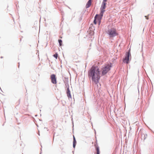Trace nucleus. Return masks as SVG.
Returning a JSON list of instances; mask_svg holds the SVG:
<instances>
[{
    "label": "nucleus",
    "instance_id": "1",
    "mask_svg": "<svg viewBox=\"0 0 154 154\" xmlns=\"http://www.w3.org/2000/svg\"><path fill=\"white\" fill-rule=\"evenodd\" d=\"M101 71L97 66L93 65L89 70L88 73V76L89 78L91 79L92 82L95 84H98L100 78Z\"/></svg>",
    "mask_w": 154,
    "mask_h": 154
},
{
    "label": "nucleus",
    "instance_id": "2",
    "mask_svg": "<svg viewBox=\"0 0 154 154\" xmlns=\"http://www.w3.org/2000/svg\"><path fill=\"white\" fill-rule=\"evenodd\" d=\"M112 67V64L111 63H110V64H105L101 66V75L103 76L106 74L109 71L111 67Z\"/></svg>",
    "mask_w": 154,
    "mask_h": 154
},
{
    "label": "nucleus",
    "instance_id": "3",
    "mask_svg": "<svg viewBox=\"0 0 154 154\" xmlns=\"http://www.w3.org/2000/svg\"><path fill=\"white\" fill-rule=\"evenodd\" d=\"M106 33L110 38H113L118 35V33L117 32L116 29L114 28L108 29L106 32Z\"/></svg>",
    "mask_w": 154,
    "mask_h": 154
},
{
    "label": "nucleus",
    "instance_id": "4",
    "mask_svg": "<svg viewBox=\"0 0 154 154\" xmlns=\"http://www.w3.org/2000/svg\"><path fill=\"white\" fill-rule=\"evenodd\" d=\"M131 55V53H126L125 58L123 57L122 61L124 63L128 64L129 63L130 56Z\"/></svg>",
    "mask_w": 154,
    "mask_h": 154
},
{
    "label": "nucleus",
    "instance_id": "5",
    "mask_svg": "<svg viewBox=\"0 0 154 154\" xmlns=\"http://www.w3.org/2000/svg\"><path fill=\"white\" fill-rule=\"evenodd\" d=\"M50 77L51 82L54 84H56L57 83L56 75L54 74H52L51 75Z\"/></svg>",
    "mask_w": 154,
    "mask_h": 154
},
{
    "label": "nucleus",
    "instance_id": "6",
    "mask_svg": "<svg viewBox=\"0 0 154 154\" xmlns=\"http://www.w3.org/2000/svg\"><path fill=\"white\" fill-rule=\"evenodd\" d=\"M66 94L68 97L69 98H72L70 91L69 87H67L66 90Z\"/></svg>",
    "mask_w": 154,
    "mask_h": 154
},
{
    "label": "nucleus",
    "instance_id": "7",
    "mask_svg": "<svg viewBox=\"0 0 154 154\" xmlns=\"http://www.w3.org/2000/svg\"><path fill=\"white\" fill-rule=\"evenodd\" d=\"M106 3L102 2L100 8V10H105V9L106 8Z\"/></svg>",
    "mask_w": 154,
    "mask_h": 154
},
{
    "label": "nucleus",
    "instance_id": "8",
    "mask_svg": "<svg viewBox=\"0 0 154 154\" xmlns=\"http://www.w3.org/2000/svg\"><path fill=\"white\" fill-rule=\"evenodd\" d=\"M95 147L96 150L97 152V154H100V151L99 147L97 143L95 145Z\"/></svg>",
    "mask_w": 154,
    "mask_h": 154
},
{
    "label": "nucleus",
    "instance_id": "9",
    "mask_svg": "<svg viewBox=\"0 0 154 154\" xmlns=\"http://www.w3.org/2000/svg\"><path fill=\"white\" fill-rule=\"evenodd\" d=\"M91 0H88L87 2L85 7L86 8H88L91 5Z\"/></svg>",
    "mask_w": 154,
    "mask_h": 154
},
{
    "label": "nucleus",
    "instance_id": "10",
    "mask_svg": "<svg viewBox=\"0 0 154 154\" xmlns=\"http://www.w3.org/2000/svg\"><path fill=\"white\" fill-rule=\"evenodd\" d=\"M76 141L74 135L73 136V147L75 148L76 144Z\"/></svg>",
    "mask_w": 154,
    "mask_h": 154
},
{
    "label": "nucleus",
    "instance_id": "11",
    "mask_svg": "<svg viewBox=\"0 0 154 154\" xmlns=\"http://www.w3.org/2000/svg\"><path fill=\"white\" fill-rule=\"evenodd\" d=\"M100 13L99 15L100 17V19H102V17L103 16L104 13L105 12V10H100Z\"/></svg>",
    "mask_w": 154,
    "mask_h": 154
},
{
    "label": "nucleus",
    "instance_id": "12",
    "mask_svg": "<svg viewBox=\"0 0 154 154\" xmlns=\"http://www.w3.org/2000/svg\"><path fill=\"white\" fill-rule=\"evenodd\" d=\"M99 16L98 14H96L94 17V20L93 21V23L95 25H96L97 24V17Z\"/></svg>",
    "mask_w": 154,
    "mask_h": 154
},
{
    "label": "nucleus",
    "instance_id": "13",
    "mask_svg": "<svg viewBox=\"0 0 154 154\" xmlns=\"http://www.w3.org/2000/svg\"><path fill=\"white\" fill-rule=\"evenodd\" d=\"M64 82L65 83L66 87H67V88L68 87L69 88V84L68 83V78H67V81L66 82Z\"/></svg>",
    "mask_w": 154,
    "mask_h": 154
},
{
    "label": "nucleus",
    "instance_id": "14",
    "mask_svg": "<svg viewBox=\"0 0 154 154\" xmlns=\"http://www.w3.org/2000/svg\"><path fill=\"white\" fill-rule=\"evenodd\" d=\"M58 43L59 44V46H61L62 45V41L61 39H59L58 40Z\"/></svg>",
    "mask_w": 154,
    "mask_h": 154
},
{
    "label": "nucleus",
    "instance_id": "15",
    "mask_svg": "<svg viewBox=\"0 0 154 154\" xmlns=\"http://www.w3.org/2000/svg\"><path fill=\"white\" fill-rule=\"evenodd\" d=\"M58 54L57 53H56L53 55V56L56 59H57L58 57Z\"/></svg>",
    "mask_w": 154,
    "mask_h": 154
},
{
    "label": "nucleus",
    "instance_id": "16",
    "mask_svg": "<svg viewBox=\"0 0 154 154\" xmlns=\"http://www.w3.org/2000/svg\"><path fill=\"white\" fill-rule=\"evenodd\" d=\"M84 14V13H83L82 14L80 17L79 19V21H81L82 20V18L83 15Z\"/></svg>",
    "mask_w": 154,
    "mask_h": 154
},
{
    "label": "nucleus",
    "instance_id": "17",
    "mask_svg": "<svg viewBox=\"0 0 154 154\" xmlns=\"http://www.w3.org/2000/svg\"><path fill=\"white\" fill-rule=\"evenodd\" d=\"M101 19H100L99 18L97 20V21L98 22V24L99 26L101 23Z\"/></svg>",
    "mask_w": 154,
    "mask_h": 154
},
{
    "label": "nucleus",
    "instance_id": "18",
    "mask_svg": "<svg viewBox=\"0 0 154 154\" xmlns=\"http://www.w3.org/2000/svg\"><path fill=\"white\" fill-rule=\"evenodd\" d=\"M147 137V134H144L143 137L144 140Z\"/></svg>",
    "mask_w": 154,
    "mask_h": 154
},
{
    "label": "nucleus",
    "instance_id": "19",
    "mask_svg": "<svg viewBox=\"0 0 154 154\" xmlns=\"http://www.w3.org/2000/svg\"><path fill=\"white\" fill-rule=\"evenodd\" d=\"M149 14H148L147 16H145V17L146 18V19L147 20H148L149 19Z\"/></svg>",
    "mask_w": 154,
    "mask_h": 154
},
{
    "label": "nucleus",
    "instance_id": "20",
    "mask_svg": "<svg viewBox=\"0 0 154 154\" xmlns=\"http://www.w3.org/2000/svg\"><path fill=\"white\" fill-rule=\"evenodd\" d=\"M107 0H103L102 2L106 3V2H107Z\"/></svg>",
    "mask_w": 154,
    "mask_h": 154
},
{
    "label": "nucleus",
    "instance_id": "21",
    "mask_svg": "<svg viewBox=\"0 0 154 154\" xmlns=\"http://www.w3.org/2000/svg\"><path fill=\"white\" fill-rule=\"evenodd\" d=\"M130 51H131V49L130 48H129L128 51V52H127L126 53H128L129 52V53H131V52H130Z\"/></svg>",
    "mask_w": 154,
    "mask_h": 154
},
{
    "label": "nucleus",
    "instance_id": "22",
    "mask_svg": "<svg viewBox=\"0 0 154 154\" xmlns=\"http://www.w3.org/2000/svg\"><path fill=\"white\" fill-rule=\"evenodd\" d=\"M96 85H97V88H99V86H100L101 85L100 84V83L99 84V85L98 84H97Z\"/></svg>",
    "mask_w": 154,
    "mask_h": 154
},
{
    "label": "nucleus",
    "instance_id": "23",
    "mask_svg": "<svg viewBox=\"0 0 154 154\" xmlns=\"http://www.w3.org/2000/svg\"><path fill=\"white\" fill-rule=\"evenodd\" d=\"M99 18H100V17L99 15V16L97 17V20H98Z\"/></svg>",
    "mask_w": 154,
    "mask_h": 154
},
{
    "label": "nucleus",
    "instance_id": "24",
    "mask_svg": "<svg viewBox=\"0 0 154 154\" xmlns=\"http://www.w3.org/2000/svg\"><path fill=\"white\" fill-rule=\"evenodd\" d=\"M41 151L40 152V154H41V153H42V145H41Z\"/></svg>",
    "mask_w": 154,
    "mask_h": 154
},
{
    "label": "nucleus",
    "instance_id": "25",
    "mask_svg": "<svg viewBox=\"0 0 154 154\" xmlns=\"http://www.w3.org/2000/svg\"><path fill=\"white\" fill-rule=\"evenodd\" d=\"M20 99L18 100L19 104L20 103Z\"/></svg>",
    "mask_w": 154,
    "mask_h": 154
},
{
    "label": "nucleus",
    "instance_id": "26",
    "mask_svg": "<svg viewBox=\"0 0 154 154\" xmlns=\"http://www.w3.org/2000/svg\"><path fill=\"white\" fill-rule=\"evenodd\" d=\"M3 57H2V56H1V58H3Z\"/></svg>",
    "mask_w": 154,
    "mask_h": 154
},
{
    "label": "nucleus",
    "instance_id": "27",
    "mask_svg": "<svg viewBox=\"0 0 154 154\" xmlns=\"http://www.w3.org/2000/svg\"><path fill=\"white\" fill-rule=\"evenodd\" d=\"M19 66H19H19H20V65H19Z\"/></svg>",
    "mask_w": 154,
    "mask_h": 154
},
{
    "label": "nucleus",
    "instance_id": "28",
    "mask_svg": "<svg viewBox=\"0 0 154 154\" xmlns=\"http://www.w3.org/2000/svg\"><path fill=\"white\" fill-rule=\"evenodd\" d=\"M94 131H95V133H96V131H95V130H94Z\"/></svg>",
    "mask_w": 154,
    "mask_h": 154
},
{
    "label": "nucleus",
    "instance_id": "29",
    "mask_svg": "<svg viewBox=\"0 0 154 154\" xmlns=\"http://www.w3.org/2000/svg\"><path fill=\"white\" fill-rule=\"evenodd\" d=\"M72 123H73V121H72Z\"/></svg>",
    "mask_w": 154,
    "mask_h": 154
}]
</instances>
